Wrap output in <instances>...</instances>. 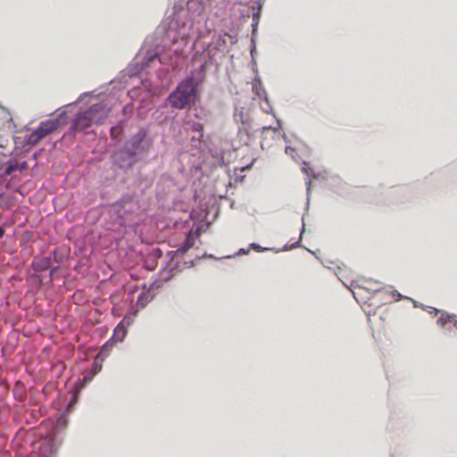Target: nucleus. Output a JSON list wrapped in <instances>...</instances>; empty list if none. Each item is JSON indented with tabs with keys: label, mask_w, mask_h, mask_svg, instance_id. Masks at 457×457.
Listing matches in <instances>:
<instances>
[{
	"label": "nucleus",
	"mask_w": 457,
	"mask_h": 457,
	"mask_svg": "<svg viewBox=\"0 0 457 457\" xmlns=\"http://www.w3.org/2000/svg\"><path fill=\"white\" fill-rule=\"evenodd\" d=\"M58 122L54 120L41 121L35 129L28 130L24 141L29 145H37L41 139L57 129Z\"/></svg>",
	"instance_id": "f03ea898"
},
{
	"label": "nucleus",
	"mask_w": 457,
	"mask_h": 457,
	"mask_svg": "<svg viewBox=\"0 0 457 457\" xmlns=\"http://www.w3.org/2000/svg\"><path fill=\"white\" fill-rule=\"evenodd\" d=\"M4 229L2 227H0V238H2L4 237Z\"/></svg>",
	"instance_id": "ddd939ff"
},
{
	"label": "nucleus",
	"mask_w": 457,
	"mask_h": 457,
	"mask_svg": "<svg viewBox=\"0 0 457 457\" xmlns=\"http://www.w3.org/2000/svg\"><path fill=\"white\" fill-rule=\"evenodd\" d=\"M112 136H113L114 134H116V131H114V129H112Z\"/></svg>",
	"instance_id": "dca6fc26"
},
{
	"label": "nucleus",
	"mask_w": 457,
	"mask_h": 457,
	"mask_svg": "<svg viewBox=\"0 0 457 457\" xmlns=\"http://www.w3.org/2000/svg\"><path fill=\"white\" fill-rule=\"evenodd\" d=\"M87 115L89 114L87 113V110L85 112H79L74 119L71 129L75 131H86L87 129L93 126Z\"/></svg>",
	"instance_id": "39448f33"
},
{
	"label": "nucleus",
	"mask_w": 457,
	"mask_h": 457,
	"mask_svg": "<svg viewBox=\"0 0 457 457\" xmlns=\"http://www.w3.org/2000/svg\"><path fill=\"white\" fill-rule=\"evenodd\" d=\"M451 324H453L457 328V316L454 315V320H452Z\"/></svg>",
	"instance_id": "f8f14e48"
},
{
	"label": "nucleus",
	"mask_w": 457,
	"mask_h": 457,
	"mask_svg": "<svg viewBox=\"0 0 457 457\" xmlns=\"http://www.w3.org/2000/svg\"><path fill=\"white\" fill-rule=\"evenodd\" d=\"M112 136H113L114 134H116V131H114V129H112Z\"/></svg>",
	"instance_id": "2eb2a0df"
},
{
	"label": "nucleus",
	"mask_w": 457,
	"mask_h": 457,
	"mask_svg": "<svg viewBox=\"0 0 457 457\" xmlns=\"http://www.w3.org/2000/svg\"><path fill=\"white\" fill-rule=\"evenodd\" d=\"M28 167V164L26 162H22L21 164H19V169L21 170H26Z\"/></svg>",
	"instance_id": "9b49d317"
},
{
	"label": "nucleus",
	"mask_w": 457,
	"mask_h": 457,
	"mask_svg": "<svg viewBox=\"0 0 457 457\" xmlns=\"http://www.w3.org/2000/svg\"><path fill=\"white\" fill-rule=\"evenodd\" d=\"M253 246L254 248H257V247H258L257 245H255V244H253Z\"/></svg>",
	"instance_id": "f3484780"
},
{
	"label": "nucleus",
	"mask_w": 457,
	"mask_h": 457,
	"mask_svg": "<svg viewBox=\"0 0 457 457\" xmlns=\"http://www.w3.org/2000/svg\"><path fill=\"white\" fill-rule=\"evenodd\" d=\"M196 129H197V130L202 129V125L197 124V125H196Z\"/></svg>",
	"instance_id": "4468645a"
},
{
	"label": "nucleus",
	"mask_w": 457,
	"mask_h": 457,
	"mask_svg": "<svg viewBox=\"0 0 457 457\" xmlns=\"http://www.w3.org/2000/svg\"><path fill=\"white\" fill-rule=\"evenodd\" d=\"M110 110L111 109L104 104L100 103L90 106L87 111L89 114L87 116L91 123L93 125H99L105 120L110 112Z\"/></svg>",
	"instance_id": "20e7f679"
},
{
	"label": "nucleus",
	"mask_w": 457,
	"mask_h": 457,
	"mask_svg": "<svg viewBox=\"0 0 457 457\" xmlns=\"http://www.w3.org/2000/svg\"><path fill=\"white\" fill-rule=\"evenodd\" d=\"M31 266L35 271L46 270L49 268V260L46 258L34 260Z\"/></svg>",
	"instance_id": "0eeeda50"
},
{
	"label": "nucleus",
	"mask_w": 457,
	"mask_h": 457,
	"mask_svg": "<svg viewBox=\"0 0 457 457\" xmlns=\"http://www.w3.org/2000/svg\"><path fill=\"white\" fill-rule=\"evenodd\" d=\"M110 110L111 109L104 104L100 103L90 106L87 111L89 114L87 116L91 123L93 125H99L105 120L110 112Z\"/></svg>",
	"instance_id": "7ed1b4c3"
},
{
	"label": "nucleus",
	"mask_w": 457,
	"mask_h": 457,
	"mask_svg": "<svg viewBox=\"0 0 457 457\" xmlns=\"http://www.w3.org/2000/svg\"><path fill=\"white\" fill-rule=\"evenodd\" d=\"M124 320H121L113 331L112 341L121 342L127 335V330L124 327Z\"/></svg>",
	"instance_id": "423d86ee"
},
{
	"label": "nucleus",
	"mask_w": 457,
	"mask_h": 457,
	"mask_svg": "<svg viewBox=\"0 0 457 457\" xmlns=\"http://www.w3.org/2000/svg\"><path fill=\"white\" fill-rule=\"evenodd\" d=\"M19 169V163L17 162H14V163H9L5 169H4V173L6 175H11L12 172H14L15 170H17Z\"/></svg>",
	"instance_id": "9d476101"
},
{
	"label": "nucleus",
	"mask_w": 457,
	"mask_h": 457,
	"mask_svg": "<svg viewBox=\"0 0 457 457\" xmlns=\"http://www.w3.org/2000/svg\"><path fill=\"white\" fill-rule=\"evenodd\" d=\"M197 95V84L193 77L183 79L170 94L168 101L171 107L185 109L195 104Z\"/></svg>",
	"instance_id": "f257e3e1"
},
{
	"label": "nucleus",
	"mask_w": 457,
	"mask_h": 457,
	"mask_svg": "<svg viewBox=\"0 0 457 457\" xmlns=\"http://www.w3.org/2000/svg\"><path fill=\"white\" fill-rule=\"evenodd\" d=\"M195 245V238L192 233L190 232L189 235L187 237V240L185 244L178 249V252L180 253H185L187 252L190 248H192Z\"/></svg>",
	"instance_id": "6e6552de"
},
{
	"label": "nucleus",
	"mask_w": 457,
	"mask_h": 457,
	"mask_svg": "<svg viewBox=\"0 0 457 457\" xmlns=\"http://www.w3.org/2000/svg\"><path fill=\"white\" fill-rule=\"evenodd\" d=\"M452 320H454V315H445L443 314L438 320L437 324L443 328H446L447 324H451Z\"/></svg>",
	"instance_id": "1a4fd4ad"
}]
</instances>
